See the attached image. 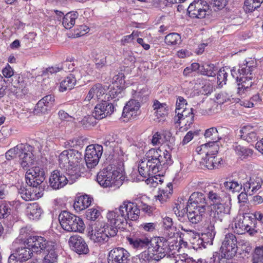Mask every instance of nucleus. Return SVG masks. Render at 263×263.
Segmentation results:
<instances>
[{
  "mask_svg": "<svg viewBox=\"0 0 263 263\" xmlns=\"http://www.w3.org/2000/svg\"><path fill=\"white\" fill-rule=\"evenodd\" d=\"M124 210L121 208L115 209L107 214V218L110 224H102L98 222L92 228L90 238L96 243L103 244L108 241L109 238L115 236L118 229H124L127 223L124 216Z\"/></svg>",
  "mask_w": 263,
  "mask_h": 263,
  "instance_id": "nucleus-1",
  "label": "nucleus"
},
{
  "mask_svg": "<svg viewBox=\"0 0 263 263\" xmlns=\"http://www.w3.org/2000/svg\"><path fill=\"white\" fill-rule=\"evenodd\" d=\"M28 244L34 252L42 254L43 263L57 262L59 255L54 242L46 240L42 236H32L29 237Z\"/></svg>",
  "mask_w": 263,
  "mask_h": 263,
  "instance_id": "nucleus-2",
  "label": "nucleus"
},
{
  "mask_svg": "<svg viewBox=\"0 0 263 263\" xmlns=\"http://www.w3.org/2000/svg\"><path fill=\"white\" fill-rule=\"evenodd\" d=\"M177 242L169 241L163 237H156L149 240L148 251L154 260H159L165 256L171 258L178 250Z\"/></svg>",
  "mask_w": 263,
  "mask_h": 263,
  "instance_id": "nucleus-3",
  "label": "nucleus"
},
{
  "mask_svg": "<svg viewBox=\"0 0 263 263\" xmlns=\"http://www.w3.org/2000/svg\"><path fill=\"white\" fill-rule=\"evenodd\" d=\"M143 161H145L149 167L158 173L163 168H167L173 163L170 153L160 148H151L145 154Z\"/></svg>",
  "mask_w": 263,
  "mask_h": 263,
  "instance_id": "nucleus-4",
  "label": "nucleus"
},
{
  "mask_svg": "<svg viewBox=\"0 0 263 263\" xmlns=\"http://www.w3.org/2000/svg\"><path fill=\"white\" fill-rule=\"evenodd\" d=\"M228 135V129L223 127H211L206 129L204 137L207 143L201 145V149H208L207 155L216 154L219 149L217 142L224 139Z\"/></svg>",
  "mask_w": 263,
  "mask_h": 263,
  "instance_id": "nucleus-5",
  "label": "nucleus"
},
{
  "mask_svg": "<svg viewBox=\"0 0 263 263\" xmlns=\"http://www.w3.org/2000/svg\"><path fill=\"white\" fill-rule=\"evenodd\" d=\"M33 147L31 145L21 143L8 151L6 153V158L9 160L13 158L18 157L21 166L25 168L33 164Z\"/></svg>",
  "mask_w": 263,
  "mask_h": 263,
  "instance_id": "nucleus-6",
  "label": "nucleus"
},
{
  "mask_svg": "<svg viewBox=\"0 0 263 263\" xmlns=\"http://www.w3.org/2000/svg\"><path fill=\"white\" fill-rule=\"evenodd\" d=\"M59 220L61 227L67 232L84 231L85 226L81 218L67 211H63L59 215Z\"/></svg>",
  "mask_w": 263,
  "mask_h": 263,
  "instance_id": "nucleus-7",
  "label": "nucleus"
},
{
  "mask_svg": "<svg viewBox=\"0 0 263 263\" xmlns=\"http://www.w3.org/2000/svg\"><path fill=\"white\" fill-rule=\"evenodd\" d=\"M120 175L117 166L109 164L100 171L97 176V181L103 187H112Z\"/></svg>",
  "mask_w": 263,
  "mask_h": 263,
  "instance_id": "nucleus-8",
  "label": "nucleus"
},
{
  "mask_svg": "<svg viewBox=\"0 0 263 263\" xmlns=\"http://www.w3.org/2000/svg\"><path fill=\"white\" fill-rule=\"evenodd\" d=\"M221 255L218 254L220 258L230 259L233 257L237 251V239L232 233L225 236L220 248Z\"/></svg>",
  "mask_w": 263,
  "mask_h": 263,
  "instance_id": "nucleus-9",
  "label": "nucleus"
},
{
  "mask_svg": "<svg viewBox=\"0 0 263 263\" xmlns=\"http://www.w3.org/2000/svg\"><path fill=\"white\" fill-rule=\"evenodd\" d=\"M27 185L39 189L45 187L42 183L45 179V172L43 168L35 166L29 169L25 175Z\"/></svg>",
  "mask_w": 263,
  "mask_h": 263,
  "instance_id": "nucleus-10",
  "label": "nucleus"
},
{
  "mask_svg": "<svg viewBox=\"0 0 263 263\" xmlns=\"http://www.w3.org/2000/svg\"><path fill=\"white\" fill-rule=\"evenodd\" d=\"M256 227V220L249 214H246L242 218L236 221L234 231L238 234H243L248 232L253 235L256 233L255 230Z\"/></svg>",
  "mask_w": 263,
  "mask_h": 263,
  "instance_id": "nucleus-11",
  "label": "nucleus"
},
{
  "mask_svg": "<svg viewBox=\"0 0 263 263\" xmlns=\"http://www.w3.org/2000/svg\"><path fill=\"white\" fill-rule=\"evenodd\" d=\"M103 147L99 144H91L85 150V161L88 168H92L96 166L102 154Z\"/></svg>",
  "mask_w": 263,
  "mask_h": 263,
  "instance_id": "nucleus-12",
  "label": "nucleus"
},
{
  "mask_svg": "<svg viewBox=\"0 0 263 263\" xmlns=\"http://www.w3.org/2000/svg\"><path fill=\"white\" fill-rule=\"evenodd\" d=\"M69 159L70 160V169L68 170V175L71 180H75L81 176L80 168L78 166L79 163L83 160V155L78 151L74 149H68Z\"/></svg>",
  "mask_w": 263,
  "mask_h": 263,
  "instance_id": "nucleus-13",
  "label": "nucleus"
},
{
  "mask_svg": "<svg viewBox=\"0 0 263 263\" xmlns=\"http://www.w3.org/2000/svg\"><path fill=\"white\" fill-rule=\"evenodd\" d=\"M187 12L191 17L203 18L209 12V6L204 0H195L188 7Z\"/></svg>",
  "mask_w": 263,
  "mask_h": 263,
  "instance_id": "nucleus-14",
  "label": "nucleus"
},
{
  "mask_svg": "<svg viewBox=\"0 0 263 263\" xmlns=\"http://www.w3.org/2000/svg\"><path fill=\"white\" fill-rule=\"evenodd\" d=\"M107 259L108 263H128L130 254L123 248H115L108 252Z\"/></svg>",
  "mask_w": 263,
  "mask_h": 263,
  "instance_id": "nucleus-15",
  "label": "nucleus"
},
{
  "mask_svg": "<svg viewBox=\"0 0 263 263\" xmlns=\"http://www.w3.org/2000/svg\"><path fill=\"white\" fill-rule=\"evenodd\" d=\"M68 243L71 250L79 255H87L89 252L88 246L85 239L80 235L70 236Z\"/></svg>",
  "mask_w": 263,
  "mask_h": 263,
  "instance_id": "nucleus-16",
  "label": "nucleus"
},
{
  "mask_svg": "<svg viewBox=\"0 0 263 263\" xmlns=\"http://www.w3.org/2000/svg\"><path fill=\"white\" fill-rule=\"evenodd\" d=\"M231 209L230 202H221L214 204L212 209L213 218L215 221L222 222L230 215Z\"/></svg>",
  "mask_w": 263,
  "mask_h": 263,
  "instance_id": "nucleus-17",
  "label": "nucleus"
},
{
  "mask_svg": "<svg viewBox=\"0 0 263 263\" xmlns=\"http://www.w3.org/2000/svg\"><path fill=\"white\" fill-rule=\"evenodd\" d=\"M115 110L114 105L108 101H102L95 107L93 115L98 120L112 114Z\"/></svg>",
  "mask_w": 263,
  "mask_h": 263,
  "instance_id": "nucleus-18",
  "label": "nucleus"
},
{
  "mask_svg": "<svg viewBox=\"0 0 263 263\" xmlns=\"http://www.w3.org/2000/svg\"><path fill=\"white\" fill-rule=\"evenodd\" d=\"M121 208L123 210L126 220L136 221L139 217L140 210L138 208L136 203L129 201H124L121 205Z\"/></svg>",
  "mask_w": 263,
  "mask_h": 263,
  "instance_id": "nucleus-19",
  "label": "nucleus"
},
{
  "mask_svg": "<svg viewBox=\"0 0 263 263\" xmlns=\"http://www.w3.org/2000/svg\"><path fill=\"white\" fill-rule=\"evenodd\" d=\"M187 204L205 212L207 207L206 197L202 193L194 192L190 196Z\"/></svg>",
  "mask_w": 263,
  "mask_h": 263,
  "instance_id": "nucleus-20",
  "label": "nucleus"
},
{
  "mask_svg": "<svg viewBox=\"0 0 263 263\" xmlns=\"http://www.w3.org/2000/svg\"><path fill=\"white\" fill-rule=\"evenodd\" d=\"M68 178L59 170L53 171L49 179V186L54 190L63 187L68 182Z\"/></svg>",
  "mask_w": 263,
  "mask_h": 263,
  "instance_id": "nucleus-21",
  "label": "nucleus"
},
{
  "mask_svg": "<svg viewBox=\"0 0 263 263\" xmlns=\"http://www.w3.org/2000/svg\"><path fill=\"white\" fill-rule=\"evenodd\" d=\"M54 97L51 95H47L40 100L34 108V112L36 114H47L53 106Z\"/></svg>",
  "mask_w": 263,
  "mask_h": 263,
  "instance_id": "nucleus-22",
  "label": "nucleus"
},
{
  "mask_svg": "<svg viewBox=\"0 0 263 263\" xmlns=\"http://www.w3.org/2000/svg\"><path fill=\"white\" fill-rule=\"evenodd\" d=\"M29 238H28L27 240ZM33 251L31 247L29 246L28 244V241L26 243H24L23 246L16 248L12 254L17 258L18 260L21 261L25 262L30 259L33 255Z\"/></svg>",
  "mask_w": 263,
  "mask_h": 263,
  "instance_id": "nucleus-23",
  "label": "nucleus"
},
{
  "mask_svg": "<svg viewBox=\"0 0 263 263\" xmlns=\"http://www.w3.org/2000/svg\"><path fill=\"white\" fill-rule=\"evenodd\" d=\"M263 180L259 177L252 176L249 180L243 183V191L248 193L250 195L256 193L261 186Z\"/></svg>",
  "mask_w": 263,
  "mask_h": 263,
  "instance_id": "nucleus-24",
  "label": "nucleus"
},
{
  "mask_svg": "<svg viewBox=\"0 0 263 263\" xmlns=\"http://www.w3.org/2000/svg\"><path fill=\"white\" fill-rule=\"evenodd\" d=\"M186 213L187 217L190 222L193 224H197L202 220L205 212L197 210L192 205H186Z\"/></svg>",
  "mask_w": 263,
  "mask_h": 263,
  "instance_id": "nucleus-25",
  "label": "nucleus"
},
{
  "mask_svg": "<svg viewBox=\"0 0 263 263\" xmlns=\"http://www.w3.org/2000/svg\"><path fill=\"white\" fill-rule=\"evenodd\" d=\"M106 90L107 86H103L100 83H97L90 88L85 99V101L89 102L92 99H99L106 93Z\"/></svg>",
  "mask_w": 263,
  "mask_h": 263,
  "instance_id": "nucleus-26",
  "label": "nucleus"
},
{
  "mask_svg": "<svg viewBox=\"0 0 263 263\" xmlns=\"http://www.w3.org/2000/svg\"><path fill=\"white\" fill-rule=\"evenodd\" d=\"M140 106L139 102L134 99L129 100L123 109L122 117L130 118L132 117L136 116Z\"/></svg>",
  "mask_w": 263,
  "mask_h": 263,
  "instance_id": "nucleus-27",
  "label": "nucleus"
},
{
  "mask_svg": "<svg viewBox=\"0 0 263 263\" xmlns=\"http://www.w3.org/2000/svg\"><path fill=\"white\" fill-rule=\"evenodd\" d=\"M256 67V63L255 61L251 59L246 60L239 64V68L237 70L238 76H252V72Z\"/></svg>",
  "mask_w": 263,
  "mask_h": 263,
  "instance_id": "nucleus-28",
  "label": "nucleus"
},
{
  "mask_svg": "<svg viewBox=\"0 0 263 263\" xmlns=\"http://www.w3.org/2000/svg\"><path fill=\"white\" fill-rule=\"evenodd\" d=\"M252 76H237L236 80L238 82L237 93L242 96L253 85Z\"/></svg>",
  "mask_w": 263,
  "mask_h": 263,
  "instance_id": "nucleus-29",
  "label": "nucleus"
},
{
  "mask_svg": "<svg viewBox=\"0 0 263 263\" xmlns=\"http://www.w3.org/2000/svg\"><path fill=\"white\" fill-rule=\"evenodd\" d=\"M126 239L129 245L136 249L146 248L149 246V243L148 238L145 237H137L135 235H130L126 237Z\"/></svg>",
  "mask_w": 263,
  "mask_h": 263,
  "instance_id": "nucleus-30",
  "label": "nucleus"
},
{
  "mask_svg": "<svg viewBox=\"0 0 263 263\" xmlns=\"http://www.w3.org/2000/svg\"><path fill=\"white\" fill-rule=\"evenodd\" d=\"M92 200L93 198L86 194L77 196L73 203V208L77 212L83 211L90 205Z\"/></svg>",
  "mask_w": 263,
  "mask_h": 263,
  "instance_id": "nucleus-31",
  "label": "nucleus"
},
{
  "mask_svg": "<svg viewBox=\"0 0 263 263\" xmlns=\"http://www.w3.org/2000/svg\"><path fill=\"white\" fill-rule=\"evenodd\" d=\"M26 213L30 219L39 220L43 213V210L38 203L34 202L28 205Z\"/></svg>",
  "mask_w": 263,
  "mask_h": 263,
  "instance_id": "nucleus-32",
  "label": "nucleus"
},
{
  "mask_svg": "<svg viewBox=\"0 0 263 263\" xmlns=\"http://www.w3.org/2000/svg\"><path fill=\"white\" fill-rule=\"evenodd\" d=\"M138 172L141 177L143 179L153 177L158 172L154 171L148 166L145 161L141 160L138 164Z\"/></svg>",
  "mask_w": 263,
  "mask_h": 263,
  "instance_id": "nucleus-33",
  "label": "nucleus"
},
{
  "mask_svg": "<svg viewBox=\"0 0 263 263\" xmlns=\"http://www.w3.org/2000/svg\"><path fill=\"white\" fill-rule=\"evenodd\" d=\"M77 79L74 73L69 74L60 83L59 90L64 92L72 89L76 84Z\"/></svg>",
  "mask_w": 263,
  "mask_h": 263,
  "instance_id": "nucleus-34",
  "label": "nucleus"
},
{
  "mask_svg": "<svg viewBox=\"0 0 263 263\" xmlns=\"http://www.w3.org/2000/svg\"><path fill=\"white\" fill-rule=\"evenodd\" d=\"M153 109L158 118L164 117L168 113V106L165 103H160L158 100H155L153 104Z\"/></svg>",
  "mask_w": 263,
  "mask_h": 263,
  "instance_id": "nucleus-35",
  "label": "nucleus"
},
{
  "mask_svg": "<svg viewBox=\"0 0 263 263\" xmlns=\"http://www.w3.org/2000/svg\"><path fill=\"white\" fill-rule=\"evenodd\" d=\"M216 233L214 225L210 223L207 228L206 232L202 233L201 236L206 246L213 244Z\"/></svg>",
  "mask_w": 263,
  "mask_h": 263,
  "instance_id": "nucleus-36",
  "label": "nucleus"
},
{
  "mask_svg": "<svg viewBox=\"0 0 263 263\" xmlns=\"http://www.w3.org/2000/svg\"><path fill=\"white\" fill-rule=\"evenodd\" d=\"M236 154L241 160L248 159L253 155V150L251 148L238 145L237 144L233 146Z\"/></svg>",
  "mask_w": 263,
  "mask_h": 263,
  "instance_id": "nucleus-37",
  "label": "nucleus"
},
{
  "mask_svg": "<svg viewBox=\"0 0 263 263\" xmlns=\"http://www.w3.org/2000/svg\"><path fill=\"white\" fill-rule=\"evenodd\" d=\"M32 187L21 185L20 187L18 189V195L23 200L29 201L34 199L35 194H34V190H32Z\"/></svg>",
  "mask_w": 263,
  "mask_h": 263,
  "instance_id": "nucleus-38",
  "label": "nucleus"
},
{
  "mask_svg": "<svg viewBox=\"0 0 263 263\" xmlns=\"http://www.w3.org/2000/svg\"><path fill=\"white\" fill-rule=\"evenodd\" d=\"M78 16L77 12H71L67 13L63 17L62 24L67 29L71 28L75 24L76 19Z\"/></svg>",
  "mask_w": 263,
  "mask_h": 263,
  "instance_id": "nucleus-39",
  "label": "nucleus"
},
{
  "mask_svg": "<svg viewBox=\"0 0 263 263\" xmlns=\"http://www.w3.org/2000/svg\"><path fill=\"white\" fill-rule=\"evenodd\" d=\"M70 160L69 159L68 150L62 152L59 156V164L61 168L66 170L67 173L68 170L70 169Z\"/></svg>",
  "mask_w": 263,
  "mask_h": 263,
  "instance_id": "nucleus-40",
  "label": "nucleus"
},
{
  "mask_svg": "<svg viewBox=\"0 0 263 263\" xmlns=\"http://www.w3.org/2000/svg\"><path fill=\"white\" fill-rule=\"evenodd\" d=\"M223 185L227 190L233 193L239 192L242 188V184L241 182L231 179L225 181L223 183Z\"/></svg>",
  "mask_w": 263,
  "mask_h": 263,
  "instance_id": "nucleus-41",
  "label": "nucleus"
},
{
  "mask_svg": "<svg viewBox=\"0 0 263 263\" xmlns=\"http://www.w3.org/2000/svg\"><path fill=\"white\" fill-rule=\"evenodd\" d=\"M218 68L213 64L205 63L201 66L200 73L208 77H214L216 75Z\"/></svg>",
  "mask_w": 263,
  "mask_h": 263,
  "instance_id": "nucleus-42",
  "label": "nucleus"
},
{
  "mask_svg": "<svg viewBox=\"0 0 263 263\" xmlns=\"http://www.w3.org/2000/svg\"><path fill=\"white\" fill-rule=\"evenodd\" d=\"M206 156L205 158H202L201 163L208 169H213L218 167L219 164L216 162H214L215 159V154L207 155V151L205 152Z\"/></svg>",
  "mask_w": 263,
  "mask_h": 263,
  "instance_id": "nucleus-43",
  "label": "nucleus"
},
{
  "mask_svg": "<svg viewBox=\"0 0 263 263\" xmlns=\"http://www.w3.org/2000/svg\"><path fill=\"white\" fill-rule=\"evenodd\" d=\"M165 43L168 46L179 45L181 42V36L177 33H171L166 35Z\"/></svg>",
  "mask_w": 263,
  "mask_h": 263,
  "instance_id": "nucleus-44",
  "label": "nucleus"
},
{
  "mask_svg": "<svg viewBox=\"0 0 263 263\" xmlns=\"http://www.w3.org/2000/svg\"><path fill=\"white\" fill-rule=\"evenodd\" d=\"M263 2V0H245L244 9L246 12H252L259 8Z\"/></svg>",
  "mask_w": 263,
  "mask_h": 263,
  "instance_id": "nucleus-45",
  "label": "nucleus"
},
{
  "mask_svg": "<svg viewBox=\"0 0 263 263\" xmlns=\"http://www.w3.org/2000/svg\"><path fill=\"white\" fill-rule=\"evenodd\" d=\"M190 240L193 245V248L195 250H198V249L205 248L206 247L201 237L200 236L198 233H196L195 236H193L191 238Z\"/></svg>",
  "mask_w": 263,
  "mask_h": 263,
  "instance_id": "nucleus-46",
  "label": "nucleus"
},
{
  "mask_svg": "<svg viewBox=\"0 0 263 263\" xmlns=\"http://www.w3.org/2000/svg\"><path fill=\"white\" fill-rule=\"evenodd\" d=\"M122 87L117 83H112L108 86H107V89L109 90V91L107 95L109 96L108 99L110 98L111 99L115 98L120 94L121 92Z\"/></svg>",
  "mask_w": 263,
  "mask_h": 263,
  "instance_id": "nucleus-47",
  "label": "nucleus"
},
{
  "mask_svg": "<svg viewBox=\"0 0 263 263\" xmlns=\"http://www.w3.org/2000/svg\"><path fill=\"white\" fill-rule=\"evenodd\" d=\"M217 75V84L220 87H222L226 84L228 77V72L224 68L220 69L216 73Z\"/></svg>",
  "mask_w": 263,
  "mask_h": 263,
  "instance_id": "nucleus-48",
  "label": "nucleus"
},
{
  "mask_svg": "<svg viewBox=\"0 0 263 263\" xmlns=\"http://www.w3.org/2000/svg\"><path fill=\"white\" fill-rule=\"evenodd\" d=\"M190 115H194V114L193 112V108H191L190 109H186L185 108L181 112H180L179 111L177 112V115H176L174 118V122L175 123L180 124L182 118H186L187 116H190Z\"/></svg>",
  "mask_w": 263,
  "mask_h": 263,
  "instance_id": "nucleus-49",
  "label": "nucleus"
},
{
  "mask_svg": "<svg viewBox=\"0 0 263 263\" xmlns=\"http://www.w3.org/2000/svg\"><path fill=\"white\" fill-rule=\"evenodd\" d=\"M11 205L3 202L0 203V218H7L11 213Z\"/></svg>",
  "mask_w": 263,
  "mask_h": 263,
  "instance_id": "nucleus-50",
  "label": "nucleus"
},
{
  "mask_svg": "<svg viewBox=\"0 0 263 263\" xmlns=\"http://www.w3.org/2000/svg\"><path fill=\"white\" fill-rule=\"evenodd\" d=\"M117 135L114 134H109L106 135L104 139L103 144L106 147L112 149L116 145Z\"/></svg>",
  "mask_w": 263,
  "mask_h": 263,
  "instance_id": "nucleus-51",
  "label": "nucleus"
},
{
  "mask_svg": "<svg viewBox=\"0 0 263 263\" xmlns=\"http://www.w3.org/2000/svg\"><path fill=\"white\" fill-rule=\"evenodd\" d=\"M252 263H263V246L255 249L253 255Z\"/></svg>",
  "mask_w": 263,
  "mask_h": 263,
  "instance_id": "nucleus-52",
  "label": "nucleus"
},
{
  "mask_svg": "<svg viewBox=\"0 0 263 263\" xmlns=\"http://www.w3.org/2000/svg\"><path fill=\"white\" fill-rule=\"evenodd\" d=\"M96 118L93 115V111L92 115H88L85 117L81 121V124L84 128H88L91 126L94 125Z\"/></svg>",
  "mask_w": 263,
  "mask_h": 263,
  "instance_id": "nucleus-53",
  "label": "nucleus"
},
{
  "mask_svg": "<svg viewBox=\"0 0 263 263\" xmlns=\"http://www.w3.org/2000/svg\"><path fill=\"white\" fill-rule=\"evenodd\" d=\"M207 197L213 205L222 202L221 197L213 191L209 192L207 194Z\"/></svg>",
  "mask_w": 263,
  "mask_h": 263,
  "instance_id": "nucleus-54",
  "label": "nucleus"
},
{
  "mask_svg": "<svg viewBox=\"0 0 263 263\" xmlns=\"http://www.w3.org/2000/svg\"><path fill=\"white\" fill-rule=\"evenodd\" d=\"M148 96L149 91L147 88H144L135 93V98L138 102H146L148 100Z\"/></svg>",
  "mask_w": 263,
  "mask_h": 263,
  "instance_id": "nucleus-55",
  "label": "nucleus"
},
{
  "mask_svg": "<svg viewBox=\"0 0 263 263\" xmlns=\"http://www.w3.org/2000/svg\"><path fill=\"white\" fill-rule=\"evenodd\" d=\"M85 215L88 220L95 221L100 215V212L96 209H89L86 211Z\"/></svg>",
  "mask_w": 263,
  "mask_h": 263,
  "instance_id": "nucleus-56",
  "label": "nucleus"
},
{
  "mask_svg": "<svg viewBox=\"0 0 263 263\" xmlns=\"http://www.w3.org/2000/svg\"><path fill=\"white\" fill-rule=\"evenodd\" d=\"M60 66L61 70L69 72H74L76 68L74 62L72 61H65L61 64Z\"/></svg>",
  "mask_w": 263,
  "mask_h": 263,
  "instance_id": "nucleus-57",
  "label": "nucleus"
},
{
  "mask_svg": "<svg viewBox=\"0 0 263 263\" xmlns=\"http://www.w3.org/2000/svg\"><path fill=\"white\" fill-rule=\"evenodd\" d=\"M181 229L185 232L184 233H180V237L182 238H183L184 237H185L186 238H189L191 237V238L193 236H195V234L197 233L194 230L184 228L182 226L181 227Z\"/></svg>",
  "mask_w": 263,
  "mask_h": 263,
  "instance_id": "nucleus-58",
  "label": "nucleus"
},
{
  "mask_svg": "<svg viewBox=\"0 0 263 263\" xmlns=\"http://www.w3.org/2000/svg\"><path fill=\"white\" fill-rule=\"evenodd\" d=\"M157 224L153 222L144 223L141 224V227L146 232H152L155 230Z\"/></svg>",
  "mask_w": 263,
  "mask_h": 263,
  "instance_id": "nucleus-59",
  "label": "nucleus"
},
{
  "mask_svg": "<svg viewBox=\"0 0 263 263\" xmlns=\"http://www.w3.org/2000/svg\"><path fill=\"white\" fill-rule=\"evenodd\" d=\"M228 0H213V6L217 9H223L227 4Z\"/></svg>",
  "mask_w": 263,
  "mask_h": 263,
  "instance_id": "nucleus-60",
  "label": "nucleus"
},
{
  "mask_svg": "<svg viewBox=\"0 0 263 263\" xmlns=\"http://www.w3.org/2000/svg\"><path fill=\"white\" fill-rule=\"evenodd\" d=\"M173 222L171 218L166 216L163 218V226L166 230L172 229Z\"/></svg>",
  "mask_w": 263,
  "mask_h": 263,
  "instance_id": "nucleus-61",
  "label": "nucleus"
},
{
  "mask_svg": "<svg viewBox=\"0 0 263 263\" xmlns=\"http://www.w3.org/2000/svg\"><path fill=\"white\" fill-rule=\"evenodd\" d=\"M254 130L253 127L250 125L244 126L240 130V137L242 139L245 136H247L251 132H252Z\"/></svg>",
  "mask_w": 263,
  "mask_h": 263,
  "instance_id": "nucleus-62",
  "label": "nucleus"
},
{
  "mask_svg": "<svg viewBox=\"0 0 263 263\" xmlns=\"http://www.w3.org/2000/svg\"><path fill=\"white\" fill-rule=\"evenodd\" d=\"M242 139L247 141L248 142H255L258 139L257 134L255 130H254L245 136V137L242 138Z\"/></svg>",
  "mask_w": 263,
  "mask_h": 263,
  "instance_id": "nucleus-63",
  "label": "nucleus"
},
{
  "mask_svg": "<svg viewBox=\"0 0 263 263\" xmlns=\"http://www.w3.org/2000/svg\"><path fill=\"white\" fill-rule=\"evenodd\" d=\"M216 99L219 104H223L224 102L230 100V97H228L227 94L224 92L218 93L216 97Z\"/></svg>",
  "mask_w": 263,
  "mask_h": 263,
  "instance_id": "nucleus-64",
  "label": "nucleus"
}]
</instances>
